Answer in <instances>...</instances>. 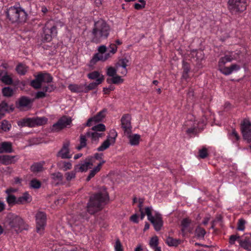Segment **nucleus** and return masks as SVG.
<instances>
[{"mask_svg": "<svg viewBox=\"0 0 251 251\" xmlns=\"http://www.w3.org/2000/svg\"><path fill=\"white\" fill-rule=\"evenodd\" d=\"M12 74L9 75L5 71H2L0 73L1 81L5 85H11L13 83Z\"/></svg>", "mask_w": 251, "mask_h": 251, "instance_id": "nucleus-18", "label": "nucleus"}, {"mask_svg": "<svg viewBox=\"0 0 251 251\" xmlns=\"http://www.w3.org/2000/svg\"><path fill=\"white\" fill-rule=\"evenodd\" d=\"M77 171V170H75V169L73 171L67 172L65 174V176L66 180L68 181H71L72 179H74L76 175V172Z\"/></svg>", "mask_w": 251, "mask_h": 251, "instance_id": "nucleus-42", "label": "nucleus"}, {"mask_svg": "<svg viewBox=\"0 0 251 251\" xmlns=\"http://www.w3.org/2000/svg\"><path fill=\"white\" fill-rule=\"evenodd\" d=\"M107 113V109L104 108L97 113V114L94 117L89 118L87 122L86 123L85 126H90L92 125V123H95L101 122L103 119L105 117Z\"/></svg>", "mask_w": 251, "mask_h": 251, "instance_id": "nucleus-15", "label": "nucleus"}, {"mask_svg": "<svg viewBox=\"0 0 251 251\" xmlns=\"http://www.w3.org/2000/svg\"><path fill=\"white\" fill-rule=\"evenodd\" d=\"M105 130V126L102 124H99L98 125L92 127V130L94 132H103Z\"/></svg>", "mask_w": 251, "mask_h": 251, "instance_id": "nucleus-45", "label": "nucleus"}, {"mask_svg": "<svg viewBox=\"0 0 251 251\" xmlns=\"http://www.w3.org/2000/svg\"><path fill=\"white\" fill-rule=\"evenodd\" d=\"M107 82L108 83H112L113 84H118L122 83L123 82V79L121 78V76L115 75L113 76L111 79L107 78Z\"/></svg>", "mask_w": 251, "mask_h": 251, "instance_id": "nucleus-38", "label": "nucleus"}, {"mask_svg": "<svg viewBox=\"0 0 251 251\" xmlns=\"http://www.w3.org/2000/svg\"><path fill=\"white\" fill-rule=\"evenodd\" d=\"M240 236L237 235H232L229 237V243L230 244H234L236 240H238L239 241V239H240Z\"/></svg>", "mask_w": 251, "mask_h": 251, "instance_id": "nucleus-59", "label": "nucleus"}, {"mask_svg": "<svg viewBox=\"0 0 251 251\" xmlns=\"http://www.w3.org/2000/svg\"><path fill=\"white\" fill-rule=\"evenodd\" d=\"M246 224V221L243 219H240L238 220V224H237V230L239 231H244L245 229V225Z\"/></svg>", "mask_w": 251, "mask_h": 251, "instance_id": "nucleus-48", "label": "nucleus"}, {"mask_svg": "<svg viewBox=\"0 0 251 251\" xmlns=\"http://www.w3.org/2000/svg\"><path fill=\"white\" fill-rule=\"evenodd\" d=\"M16 71L20 75H25L27 71V67L22 63H19L16 67Z\"/></svg>", "mask_w": 251, "mask_h": 251, "instance_id": "nucleus-30", "label": "nucleus"}, {"mask_svg": "<svg viewBox=\"0 0 251 251\" xmlns=\"http://www.w3.org/2000/svg\"><path fill=\"white\" fill-rule=\"evenodd\" d=\"M111 133L114 135V137L108 136L107 139L97 149L98 151H102L108 149L111 144L115 143L117 134L115 130L111 131Z\"/></svg>", "mask_w": 251, "mask_h": 251, "instance_id": "nucleus-14", "label": "nucleus"}, {"mask_svg": "<svg viewBox=\"0 0 251 251\" xmlns=\"http://www.w3.org/2000/svg\"><path fill=\"white\" fill-rule=\"evenodd\" d=\"M87 160V159H86ZM93 166V163L89 161V159H88V161H85L84 163L81 165H77L75 166V170H77L78 172H85L88 170V169L91 168Z\"/></svg>", "mask_w": 251, "mask_h": 251, "instance_id": "nucleus-21", "label": "nucleus"}, {"mask_svg": "<svg viewBox=\"0 0 251 251\" xmlns=\"http://www.w3.org/2000/svg\"><path fill=\"white\" fill-rule=\"evenodd\" d=\"M39 76H40V78L41 79V81L42 82L44 83H50L51 82L52 80V77L48 73H44V74H40L38 75Z\"/></svg>", "mask_w": 251, "mask_h": 251, "instance_id": "nucleus-32", "label": "nucleus"}, {"mask_svg": "<svg viewBox=\"0 0 251 251\" xmlns=\"http://www.w3.org/2000/svg\"><path fill=\"white\" fill-rule=\"evenodd\" d=\"M129 60L126 58H122L116 64V68L119 71L121 67L126 68Z\"/></svg>", "mask_w": 251, "mask_h": 251, "instance_id": "nucleus-31", "label": "nucleus"}, {"mask_svg": "<svg viewBox=\"0 0 251 251\" xmlns=\"http://www.w3.org/2000/svg\"><path fill=\"white\" fill-rule=\"evenodd\" d=\"M117 71L118 70L116 67L114 68L112 67H109L107 70V75L109 76L113 77L116 75Z\"/></svg>", "mask_w": 251, "mask_h": 251, "instance_id": "nucleus-51", "label": "nucleus"}, {"mask_svg": "<svg viewBox=\"0 0 251 251\" xmlns=\"http://www.w3.org/2000/svg\"><path fill=\"white\" fill-rule=\"evenodd\" d=\"M6 223L7 228L12 232L18 233L23 230H27L28 228V226L21 217L14 214L7 215Z\"/></svg>", "mask_w": 251, "mask_h": 251, "instance_id": "nucleus-3", "label": "nucleus"}, {"mask_svg": "<svg viewBox=\"0 0 251 251\" xmlns=\"http://www.w3.org/2000/svg\"><path fill=\"white\" fill-rule=\"evenodd\" d=\"M199 157L201 158H205L208 156L207 150L205 147H203L199 151Z\"/></svg>", "mask_w": 251, "mask_h": 251, "instance_id": "nucleus-50", "label": "nucleus"}, {"mask_svg": "<svg viewBox=\"0 0 251 251\" xmlns=\"http://www.w3.org/2000/svg\"><path fill=\"white\" fill-rule=\"evenodd\" d=\"M241 130L243 139L247 143L251 142V123L247 119H245L241 124Z\"/></svg>", "mask_w": 251, "mask_h": 251, "instance_id": "nucleus-11", "label": "nucleus"}, {"mask_svg": "<svg viewBox=\"0 0 251 251\" xmlns=\"http://www.w3.org/2000/svg\"><path fill=\"white\" fill-rule=\"evenodd\" d=\"M229 135L232 140L238 141L239 139V136L234 129L232 130V131L229 133Z\"/></svg>", "mask_w": 251, "mask_h": 251, "instance_id": "nucleus-56", "label": "nucleus"}, {"mask_svg": "<svg viewBox=\"0 0 251 251\" xmlns=\"http://www.w3.org/2000/svg\"><path fill=\"white\" fill-rule=\"evenodd\" d=\"M8 110V104L5 102H2L0 104V119L4 115L6 111Z\"/></svg>", "mask_w": 251, "mask_h": 251, "instance_id": "nucleus-40", "label": "nucleus"}, {"mask_svg": "<svg viewBox=\"0 0 251 251\" xmlns=\"http://www.w3.org/2000/svg\"><path fill=\"white\" fill-rule=\"evenodd\" d=\"M36 229L40 234L44 233L47 224V215L42 211H38L35 215Z\"/></svg>", "mask_w": 251, "mask_h": 251, "instance_id": "nucleus-8", "label": "nucleus"}, {"mask_svg": "<svg viewBox=\"0 0 251 251\" xmlns=\"http://www.w3.org/2000/svg\"><path fill=\"white\" fill-rule=\"evenodd\" d=\"M86 135H81L80 136V145L76 147V149L80 150L82 148H84L86 146Z\"/></svg>", "mask_w": 251, "mask_h": 251, "instance_id": "nucleus-39", "label": "nucleus"}, {"mask_svg": "<svg viewBox=\"0 0 251 251\" xmlns=\"http://www.w3.org/2000/svg\"><path fill=\"white\" fill-rule=\"evenodd\" d=\"M153 225L154 229L159 231L163 225V222L161 215L159 213H156L153 218L149 220Z\"/></svg>", "mask_w": 251, "mask_h": 251, "instance_id": "nucleus-16", "label": "nucleus"}, {"mask_svg": "<svg viewBox=\"0 0 251 251\" xmlns=\"http://www.w3.org/2000/svg\"><path fill=\"white\" fill-rule=\"evenodd\" d=\"M70 143L67 142L64 143L62 148L57 153V156L62 159H70L72 158V154H70L69 149Z\"/></svg>", "mask_w": 251, "mask_h": 251, "instance_id": "nucleus-17", "label": "nucleus"}, {"mask_svg": "<svg viewBox=\"0 0 251 251\" xmlns=\"http://www.w3.org/2000/svg\"><path fill=\"white\" fill-rule=\"evenodd\" d=\"M191 223V220L188 218L183 219L181 222V226H182L181 231L182 235L184 236L185 232L188 230V228Z\"/></svg>", "mask_w": 251, "mask_h": 251, "instance_id": "nucleus-29", "label": "nucleus"}, {"mask_svg": "<svg viewBox=\"0 0 251 251\" xmlns=\"http://www.w3.org/2000/svg\"><path fill=\"white\" fill-rule=\"evenodd\" d=\"M103 80V76L101 75V78H99L96 79L95 82L90 83L88 85L84 84L85 93H88L89 91L95 89L97 88L98 85L100 84Z\"/></svg>", "mask_w": 251, "mask_h": 251, "instance_id": "nucleus-19", "label": "nucleus"}, {"mask_svg": "<svg viewBox=\"0 0 251 251\" xmlns=\"http://www.w3.org/2000/svg\"><path fill=\"white\" fill-rule=\"evenodd\" d=\"M57 34L56 27L54 25H50V23H47L43 28V33L42 34V40L44 42H50L52 36H56Z\"/></svg>", "mask_w": 251, "mask_h": 251, "instance_id": "nucleus-9", "label": "nucleus"}, {"mask_svg": "<svg viewBox=\"0 0 251 251\" xmlns=\"http://www.w3.org/2000/svg\"><path fill=\"white\" fill-rule=\"evenodd\" d=\"M40 77L37 75L35 79L32 80L30 82L31 86L36 89H39L41 87L42 82Z\"/></svg>", "mask_w": 251, "mask_h": 251, "instance_id": "nucleus-35", "label": "nucleus"}, {"mask_svg": "<svg viewBox=\"0 0 251 251\" xmlns=\"http://www.w3.org/2000/svg\"><path fill=\"white\" fill-rule=\"evenodd\" d=\"M110 28L106 22L100 19L94 23L91 32V42L95 44L100 43L107 38Z\"/></svg>", "mask_w": 251, "mask_h": 251, "instance_id": "nucleus-2", "label": "nucleus"}, {"mask_svg": "<svg viewBox=\"0 0 251 251\" xmlns=\"http://www.w3.org/2000/svg\"><path fill=\"white\" fill-rule=\"evenodd\" d=\"M12 152V144L9 142H4L1 144V148L0 149V152Z\"/></svg>", "mask_w": 251, "mask_h": 251, "instance_id": "nucleus-25", "label": "nucleus"}, {"mask_svg": "<svg viewBox=\"0 0 251 251\" xmlns=\"http://www.w3.org/2000/svg\"><path fill=\"white\" fill-rule=\"evenodd\" d=\"M69 89L74 93H85L84 85L82 84H71L68 86Z\"/></svg>", "mask_w": 251, "mask_h": 251, "instance_id": "nucleus-22", "label": "nucleus"}, {"mask_svg": "<svg viewBox=\"0 0 251 251\" xmlns=\"http://www.w3.org/2000/svg\"><path fill=\"white\" fill-rule=\"evenodd\" d=\"M30 102V100L26 97H22L19 99L17 106L18 108L25 107L27 106Z\"/></svg>", "mask_w": 251, "mask_h": 251, "instance_id": "nucleus-27", "label": "nucleus"}, {"mask_svg": "<svg viewBox=\"0 0 251 251\" xmlns=\"http://www.w3.org/2000/svg\"><path fill=\"white\" fill-rule=\"evenodd\" d=\"M46 96V94L44 91H39L36 94V99L43 98Z\"/></svg>", "mask_w": 251, "mask_h": 251, "instance_id": "nucleus-63", "label": "nucleus"}, {"mask_svg": "<svg viewBox=\"0 0 251 251\" xmlns=\"http://www.w3.org/2000/svg\"><path fill=\"white\" fill-rule=\"evenodd\" d=\"M107 50V48L104 45H101L98 48V51L99 53H97L95 54L93 58L92 61H98L99 60L104 61L106 60L108 58L110 57V53H104Z\"/></svg>", "mask_w": 251, "mask_h": 251, "instance_id": "nucleus-13", "label": "nucleus"}, {"mask_svg": "<svg viewBox=\"0 0 251 251\" xmlns=\"http://www.w3.org/2000/svg\"><path fill=\"white\" fill-rule=\"evenodd\" d=\"M108 201L109 196L106 188H100L98 193L90 197L87 206L88 212L91 215L98 212Z\"/></svg>", "mask_w": 251, "mask_h": 251, "instance_id": "nucleus-1", "label": "nucleus"}, {"mask_svg": "<svg viewBox=\"0 0 251 251\" xmlns=\"http://www.w3.org/2000/svg\"><path fill=\"white\" fill-rule=\"evenodd\" d=\"M180 239H174L171 237H168L166 239V243L170 247H177L181 243Z\"/></svg>", "mask_w": 251, "mask_h": 251, "instance_id": "nucleus-26", "label": "nucleus"}, {"mask_svg": "<svg viewBox=\"0 0 251 251\" xmlns=\"http://www.w3.org/2000/svg\"><path fill=\"white\" fill-rule=\"evenodd\" d=\"M30 186L32 188L38 189L41 187V182L39 180L34 179L30 181Z\"/></svg>", "mask_w": 251, "mask_h": 251, "instance_id": "nucleus-47", "label": "nucleus"}, {"mask_svg": "<svg viewBox=\"0 0 251 251\" xmlns=\"http://www.w3.org/2000/svg\"><path fill=\"white\" fill-rule=\"evenodd\" d=\"M196 235L199 238H203L206 232L205 230L201 227H198L195 231Z\"/></svg>", "mask_w": 251, "mask_h": 251, "instance_id": "nucleus-46", "label": "nucleus"}, {"mask_svg": "<svg viewBox=\"0 0 251 251\" xmlns=\"http://www.w3.org/2000/svg\"><path fill=\"white\" fill-rule=\"evenodd\" d=\"M52 178L58 182H61L63 179V175L60 172H55L51 174Z\"/></svg>", "mask_w": 251, "mask_h": 251, "instance_id": "nucleus-43", "label": "nucleus"}, {"mask_svg": "<svg viewBox=\"0 0 251 251\" xmlns=\"http://www.w3.org/2000/svg\"><path fill=\"white\" fill-rule=\"evenodd\" d=\"M54 88L53 85H48L47 86L44 87L43 89L45 93L50 92L54 90Z\"/></svg>", "mask_w": 251, "mask_h": 251, "instance_id": "nucleus-61", "label": "nucleus"}, {"mask_svg": "<svg viewBox=\"0 0 251 251\" xmlns=\"http://www.w3.org/2000/svg\"><path fill=\"white\" fill-rule=\"evenodd\" d=\"M30 201V197L28 194L25 193L17 199V204H23Z\"/></svg>", "mask_w": 251, "mask_h": 251, "instance_id": "nucleus-33", "label": "nucleus"}, {"mask_svg": "<svg viewBox=\"0 0 251 251\" xmlns=\"http://www.w3.org/2000/svg\"><path fill=\"white\" fill-rule=\"evenodd\" d=\"M48 119L45 117H37L33 118H25L18 122V125L21 126H28L33 127L35 126H41L47 123Z\"/></svg>", "mask_w": 251, "mask_h": 251, "instance_id": "nucleus-7", "label": "nucleus"}, {"mask_svg": "<svg viewBox=\"0 0 251 251\" xmlns=\"http://www.w3.org/2000/svg\"><path fill=\"white\" fill-rule=\"evenodd\" d=\"M238 54L236 53L232 52L229 54H226L224 57L220 58L219 61V66L220 67V71L225 75L231 74L230 67H225L224 65L227 62H231L233 60L237 59Z\"/></svg>", "mask_w": 251, "mask_h": 251, "instance_id": "nucleus-5", "label": "nucleus"}, {"mask_svg": "<svg viewBox=\"0 0 251 251\" xmlns=\"http://www.w3.org/2000/svg\"><path fill=\"white\" fill-rule=\"evenodd\" d=\"M2 93L4 97H10L14 94L13 89L10 87H5L2 88Z\"/></svg>", "mask_w": 251, "mask_h": 251, "instance_id": "nucleus-37", "label": "nucleus"}, {"mask_svg": "<svg viewBox=\"0 0 251 251\" xmlns=\"http://www.w3.org/2000/svg\"><path fill=\"white\" fill-rule=\"evenodd\" d=\"M229 67L230 69V71H231V73H232L234 71H237L240 69V67L239 65L235 64H232Z\"/></svg>", "mask_w": 251, "mask_h": 251, "instance_id": "nucleus-64", "label": "nucleus"}, {"mask_svg": "<svg viewBox=\"0 0 251 251\" xmlns=\"http://www.w3.org/2000/svg\"><path fill=\"white\" fill-rule=\"evenodd\" d=\"M72 122V120L71 117L63 116L61 117L56 123L52 125L51 130L52 131H59L67 127L68 126L71 125Z\"/></svg>", "mask_w": 251, "mask_h": 251, "instance_id": "nucleus-10", "label": "nucleus"}, {"mask_svg": "<svg viewBox=\"0 0 251 251\" xmlns=\"http://www.w3.org/2000/svg\"><path fill=\"white\" fill-rule=\"evenodd\" d=\"M1 129L4 131H8L11 127L8 121L4 120L1 122Z\"/></svg>", "mask_w": 251, "mask_h": 251, "instance_id": "nucleus-49", "label": "nucleus"}, {"mask_svg": "<svg viewBox=\"0 0 251 251\" xmlns=\"http://www.w3.org/2000/svg\"><path fill=\"white\" fill-rule=\"evenodd\" d=\"M6 201L9 205H13L17 204V200L16 197L13 195H7L6 198Z\"/></svg>", "mask_w": 251, "mask_h": 251, "instance_id": "nucleus-44", "label": "nucleus"}, {"mask_svg": "<svg viewBox=\"0 0 251 251\" xmlns=\"http://www.w3.org/2000/svg\"><path fill=\"white\" fill-rule=\"evenodd\" d=\"M197 129L195 127H191L186 129L185 132L189 135L195 134Z\"/></svg>", "mask_w": 251, "mask_h": 251, "instance_id": "nucleus-62", "label": "nucleus"}, {"mask_svg": "<svg viewBox=\"0 0 251 251\" xmlns=\"http://www.w3.org/2000/svg\"><path fill=\"white\" fill-rule=\"evenodd\" d=\"M100 74L97 71H94L92 73H90L88 74L87 76L89 79H98L99 78H100Z\"/></svg>", "mask_w": 251, "mask_h": 251, "instance_id": "nucleus-52", "label": "nucleus"}, {"mask_svg": "<svg viewBox=\"0 0 251 251\" xmlns=\"http://www.w3.org/2000/svg\"><path fill=\"white\" fill-rule=\"evenodd\" d=\"M86 134L87 137L91 139L92 143H97L99 138L104 135L103 133L94 132L93 131H88Z\"/></svg>", "mask_w": 251, "mask_h": 251, "instance_id": "nucleus-20", "label": "nucleus"}, {"mask_svg": "<svg viewBox=\"0 0 251 251\" xmlns=\"http://www.w3.org/2000/svg\"><path fill=\"white\" fill-rule=\"evenodd\" d=\"M131 116L129 114L124 115L121 119V127L124 130V135L131 133Z\"/></svg>", "mask_w": 251, "mask_h": 251, "instance_id": "nucleus-12", "label": "nucleus"}, {"mask_svg": "<svg viewBox=\"0 0 251 251\" xmlns=\"http://www.w3.org/2000/svg\"><path fill=\"white\" fill-rule=\"evenodd\" d=\"M151 207H147L145 208V213L147 215L148 220H150L153 217V216L151 215Z\"/></svg>", "mask_w": 251, "mask_h": 251, "instance_id": "nucleus-57", "label": "nucleus"}, {"mask_svg": "<svg viewBox=\"0 0 251 251\" xmlns=\"http://www.w3.org/2000/svg\"><path fill=\"white\" fill-rule=\"evenodd\" d=\"M149 244H150V247L151 248H152V249H155V248H159L158 247V237L156 236L152 237L150 241Z\"/></svg>", "mask_w": 251, "mask_h": 251, "instance_id": "nucleus-41", "label": "nucleus"}, {"mask_svg": "<svg viewBox=\"0 0 251 251\" xmlns=\"http://www.w3.org/2000/svg\"><path fill=\"white\" fill-rule=\"evenodd\" d=\"M31 171L33 173H39L43 170V165L41 163H34L30 167Z\"/></svg>", "mask_w": 251, "mask_h": 251, "instance_id": "nucleus-34", "label": "nucleus"}, {"mask_svg": "<svg viewBox=\"0 0 251 251\" xmlns=\"http://www.w3.org/2000/svg\"><path fill=\"white\" fill-rule=\"evenodd\" d=\"M115 251H123L122 244L119 239H117L114 246Z\"/></svg>", "mask_w": 251, "mask_h": 251, "instance_id": "nucleus-58", "label": "nucleus"}, {"mask_svg": "<svg viewBox=\"0 0 251 251\" xmlns=\"http://www.w3.org/2000/svg\"><path fill=\"white\" fill-rule=\"evenodd\" d=\"M109 50V52L112 54H115L117 50V47L114 43H111L108 47Z\"/></svg>", "mask_w": 251, "mask_h": 251, "instance_id": "nucleus-54", "label": "nucleus"}, {"mask_svg": "<svg viewBox=\"0 0 251 251\" xmlns=\"http://www.w3.org/2000/svg\"><path fill=\"white\" fill-rule=\"evenodd\" d=\"M240 246L247 250H251V242L249 239H245L244 240H239Z\"/></svg>", "mask_w": 251, "mask_h": 251, "instance_id": "nucleus-36", "label": "nucleus"}, {"mask_svg": "<svg viewBox=\"0 0 251 251\" xmlns=\"http://www.w3.org/2000/svg\"><path fill=\"white\" fill-rule=\"evenodd\" d=\"M14 156L9 155H1L0 156V161L5 165L9 164L14 162Z\"/></svg>", "mask_w": 251, "mask_h": 251, "instance_id": "nucleus-28", "label": "nucleus"}, {"mask_svg": "<svg viewBox=\"0 0 251 251\" xmlns=\"http://www.w3.org/2000/svg\"><path fill=\"white\" fill-rule=\"evenodd\" d=\"M7 18L12 23L25 22L27 14L21 7H10L6 11Z\"/></svg>", "mask_w": 251, "mask_h": 251, "instance_id": "nucleus-4", "label": "nucleus"}, {"mask_svg": "<svg viewBox=\"0 0 251 251\" xmlns=\"http://www.w3.org/2000/svg\"><path fill=\"white\" fill-rule=\"evenodd\" d=\"M247 0H228V8L233 14H236L246 10Z\"/></svg>", "mask_w": 251, "mask_h": 251, "instance_id": "nucleus-6", "label": "nucleus"}, {"mask_svg": "<svg viewBox=\"0 0 251 251\" xmlns=\"http://www.w3.org/2000/svg\"><path fill=\"white\" fill-rule=\"evenodd\" d=\"M131 133H129V135H125L129 139V144L131 146H137L139 143L140 139V135L138 134H135L131 135Z\"/></svg>", "mask_w": 251, "mask_h": 251, "instance_id": "nucleus-23", "label": "nucleus"}, {"mask_svg": "<svg viewBox=\"0 0 251 251\" xmlns=\"http://www.w3.org/2000/svg\"><path fill=\"white\" fill-rule=\"evenodd\" d=\"M139 2L140 3H135L134 4V8L137 10H140L145 7L146 5V1L144 0H139Z\"/></svg>", "mask_w": 251, "mask_h": 251, "instance_id": "nucleus-53", "label": "nucleus"}, {"mask_svg": "<svg viewBox=\"0 0 251 251\" xmlns=\"http://www.w3.org/2000/svg\"><path fill=\"white\" fill-rule=\"evenodd\" d=\"M183 73H185L186 74H188L190 71V66L188 63L183 61Z\"/></svg>", "mask_w": 251, "mask_h": 251, "instance_id": "nucleus-60", "label": "nucleus"}, {"mask_svg": "<svg viewBox=\"0 0 251 251\" xmlns=\"http://www.w3.org/2000/svg\"><path fill=\"white\" fill-rule=\"evenodd\" d=\"M105 162V161L103 160L101 162H100L97 166L95 167L93 169L91 170L89 176L86 178V181H89L92 177H93L95 175L99 172L101 168L102 165Z\"/></svg>", "mask_w": 251, "mask_h": 251, "instance_id": "nucleus-24", "label": "nucleus"}, {"mask_svg": "<svg viewBox=\"0 0 251 251\" xmlns=\"http://www.w3.org/2000/svg\"><path fill=\"white\" fill-rule=\"evenodd\" d=\"M63 166H62V169L64 171H66L68 170H70L72 168V163L70 162H65L63 161L62 162Z\"/></svg>", "mask_w": 251, "mask_h": 251, "instance_id": "nucleus-55", "label": "nucleus"}]
</instances>
